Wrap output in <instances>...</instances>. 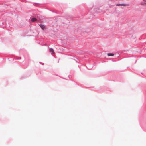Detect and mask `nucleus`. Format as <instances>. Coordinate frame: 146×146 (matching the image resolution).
I'll use <instances>...</instances> for the list:
<instances>
[{"label":"nucleus","mask_w":146,"mask_h":146,"mask_svg":"<svg viewBox=\"0 0 146 146\" xmlns=\"http://www.w3.org/2000/svg\"><path fill=\"white\" fill-rule=\"evenodd\" d=\"M108 55L109 56H113L114 55V54L112 53H109L108 54Z\"/></svg>","instance_id":"nucleus-6"},{"label":"nucleus","mask_w":146,"mask_h":146,"mask_svg":"<svg viewBox=\"0 0 146 146\" xmlns=\"http://www.w3.org/2000/svg\"><path fill=\"white\" fill-rule=\"evenodd\" d=\"M143 2L141 3V4L144 6L146 5V0H143Z\"/></svg>","instance_id":"nucleus-3"},{"label":"nucleus","mask_w":146,"mask_h":146,"mask_svg":"<svg viewBox=\"0 0 146 146\" xmlns=\"http://www.w3.org/2000/svg\"><path fill=\"white\" fill-rule=\"evenodd\" d=\"M31 20L32 22H35L37 20V19L35 18H33L31 19Z\"/></svg>","instance_id":"nucleus-5"},{"label":"nucleus","mask_w":146,"mask_h":146,"mask_svg":"<svg viewBox=\"0 0 146 146\" xmlns=\"http://www.w3.org/2000/svg\"><path fill=\"white\" fill-rule=\"evenodd\" d=\"M116 6H127V5L126 4H117L116 5Z\"/></svg>","instance_id":"nucleus-1"},{"label":"nucleus","mask_w":146,"mask_h":146,"mask_svg":"<svg viewBox=\"0 0 146 146\" xmlns=\"http://www.w3.org/2000/svg\"><path fill=\"white\" fill-rule=\"evenodd\" d=\"M40 27L43 30H44L45 29V26L42 24H40L39 25Z\"/></svg>","instance_id":"nucleus-2"},{"label":"nucleus","mask_w":146,"mask_h":146,"mask_svg":"<svg viewBox=\"0 0 146 146\" xmlns=\"http://www.w3.org/2000/svg\"><path fill=\"white\" fill-rule=\"evenodd\" d=\"M50 52L52 53V54H54V52L53 49L52 48H50Z\"/></svg>","instance_id":"nucleus-4"}]
</instances>
